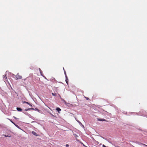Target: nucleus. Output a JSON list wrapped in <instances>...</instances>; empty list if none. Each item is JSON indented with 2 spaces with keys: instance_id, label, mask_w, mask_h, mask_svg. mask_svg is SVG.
<instances>
[{
  "instance_id": "nucleus-1",
  "label": "nucleus",
  "mask_w": 147,
  "mask_h": 147,
  "mask_svg": "<svg viewBox=\"0 0 147 147\" xmlns=\"http://www.w3.org/2000/svg\"><path fill=\"white\" fill-rule=\"evenodd\" d=\"M16 80L20 79L22 78V76L20 75L19 73H18L16 75Z\"/></svg>"
},
{
  "instance_id": "nucleus-2",
  "label": "nucleus",
  "mask_w": 147,
  "mask_h": 147,
  "mask_svg": "<svg viewBox=\"0 0 147 147\" xmlns=\"http://www.w3.org/2000/svg\"><path fill=\"white\" fill-rule=\"evenodd\" d=\"M97 120L99 121H106V120L104 119H100L98 118L97 119Z\"/></svg>"
},
{
  "instance_id": "nucleus-3",
  "label": "nucleus",
  "mask_w": 147,
  "mask_h": 147,
  "mask_svg": "<svg viewBox=\"0 0 147 147\" xmlns=\"http://www.w3.org/2000/svg\"><path fill=\"white\" fill-rule=\"evenodd\" d=\"M56 110L58 111L59 113H60V111H61V109L59 107L57 108L56 109Z\"/></svg>"
},
{
  "instance_id": "nucleus-4",
  "label": "nucleus",
  "mask_w": 147,
  "mask_h": 147,
  "mask_svg": "<svg viewBox=\"0 0 147 147\" xmlns=\"http://www.w3.org/2000/svg\"><path fill=\"white\" fill-rule=\"evenodd\" d=\"M32 133L34 135H35V136H38V134L35 131H33L32 132Z\"/></svg>"
},
{
  "instance_id": "nucleus-5",
  "label": "nucleus",
  "mask_w": 147,
  "mask_h": 147,
  "mask_svg": "<svg viewBox=\"0 0 147 147\" xmlns=\"http://www.w3.org/2000/svg\"><path fill=\"white\" fill-rule=\"evenodd\" d=\"M65 81L66 82V83L68 85V79L67 76H66V80Z\"/></svg>"
},
{
  "instance_id": "nucleus-6",
  "label": "nucleus",
  "mask_w": 147,
  "mask_h": 147,
  "mask_svg": "<svg viewBox=\"0 0 147 147\" xmlns=\"http://www.w3.org/2000/svg\"><path fill=\"white\" fill-rule=\"evenodd\" d=\"M23 103H26L27 104L29 105L30 106H32V105H31V104L30 103H29L28 102L24 101V102H23Z\"/></svg>"
},
{
  "instance_id": "nucleus-7",
  "label": "nucleus",
  "mask_w": 147,
  "mask_h": 147,
  "mask_svg": "<svg viewBox=\"0 0 147 147\" xmlns=\"http://www.w3.org/2000/svg\"><path fill=\"white\" fill-rule=\"evenodd\" d=\"M16 109H17V110L18 111H21L22 110L20 108H19V107H17Z\"/></svg>"
},
{
  "instance_id": "nucleus-8",
  "label": "nucleus",
  "mask_w": 147,
  "mask_h": 147,
  "mask_svg": "<svg viewBox=\"0 0 147 147\" xmlns=\"http://www.w3.org/2000/svg\"><path fill=\"white\" fill-rule=\"evenodd\" d=\"M52 94L53 96H56L57 95V93H52Z\"/></svg>"
},
{
  "instance_id": "nucleus-9",
  "label": "nucleus",
  "mask_w": 147,
  "mask_h": 147,
  "mask_svg": "<svg viewBox=\"0 0 147 147\" xmlns=\"http://www.w3.org/2000/svg\"><path fill=\"white\" fill-rule=\"evenodd\" d=\"M4 136H5V137H11V136H9L8 135H4Z\"/></svg>"
},
{
  "instance_id": "nucleus-10",
  "label": "nucleus",
  "mask_w": 147,
  "mask_h": 147,
  "mask_svg": "<svg viewBox=\"0 0 147 147\" xmlns=\"http://www.w3.org/2000/svg\"><path fill=\"white\" fill-rule=\"evenodd\" d=\"M14 125H15V123L11 120L10 119H8Z\"/></svg>"
},
{
  "instance_id": "nucleus-11",
  "label": "nucleus",
  "mask_w": 147,
  "mask_h": 147,
  "mask_svg": "<svg viewBox=\"0 0 147 147\" xmlns=\"http://www.w3.org/2000/svg\"><path fill=\"white\" fill-rule=\"evenodd\" d=\"M69 146V145L68 144H66V147H68Z\"/></svg>"
},
{
  "instance_id": "nucleus-12",
  "label": "nucleus",
  "mask_w": 147,
  "mask_h": 147,
  "mask_svg": "<svg viewBox=\"0 0 147 147\" xmlns=\"http://www.w3.org/2000/svg\"><path fill=\"white\" fill-rule=\"evenodd\" d=\"M3 76H4V78L5 79L6 78H7V77H6V75Z\"/></svg>"
},
{
  "instance_id": "nucleus-13",
  "label": "nucleus",
  "mask_w": 147,
  "mask_h": 147,
  "mask_svg": "<svg viewBox=\"0 0 147 147\" xmlns=\"http://www.w3.org/2000/svg\"><path fill=\"white\" fill-rule=\"evenodd\" d=\"M28 109L29 110H31V109H32V108H29V109Z\"/></svg>"
},
{
  "instance_id": "nucleus-14",
  "label": "nucleus",
  "mask_w": 147,
  "mask_h": 147,
  "mask_svg": "<svg viewBox=\"0 0 147 147\" xmlns=\"http://www.w3.org/2000/svg\"><path fill=\"white\" fill-rule=\"evenodd\" d=\"M102 147H106V146H105L104 145H102Z\"/></svg>"
},
{
  "instance_id": "nucleus-15",
  "label": "nucleus",
  "mask_w": 147,
  "mask_h": 147,
  "mask_svg": "<svg viewBox=\"0 0 147 147\" xmlns=\"http://www.w3.org/2000/svg\"><path fill=\"white\" fill-rule=\"evenodd\" d=\"M16 126L17 127H18V125H16L15 124V125H14Z\"/></svg>"
},
{
  "instance_id": "nucleus-16",
  "label": "nucleus",
  "mask_w": 147,
  "mask_h": 147,
  "mask_svg": "<svg viewBox=\"0 0 147 147\" xmlns=\"http://www.w3.org/2000/svg\"><path fill=\"white\" fill-rule=\"evenodd\" d=\"M25 110L26 111H28V109H26Z\"/></svg>"
},
{
  "instance_id": "nucleus-17",
  "label": "nucleus",
  "mask_w": 147,
  "mask_h": 147,
  "mask_svg": "<svg viewBox=\"0 0 147 147\" xmlns=\"http://www.w3.org/2000/svg\"><path fill=\"white\" fill-rule=\"evenodd\" d=\"M13 118H14L15 119H16V117H13Z\"/></svg>"
},
{
  "instance_id": "nucleus-18",
  "label": "nucleus",
  "mask_w": 147,
  "mask_h": 147,
  "mask_svg": "<svg viewBox=\"0 0 147 147\" xmlns=\"http://www.w3.org/2000/svg\"><path fill=\"white\" fill-rule=\"evenodd\" d=\"M58 95L60 97H61V96L59 94H58Z\"/></svg>"
},
{
  "instance_id": "nucleus-19",
  "label": "nucleus",
  "mask_w": 147,
  "mask_h": 147,
  "mask_svg": "<svg viewBox=\"0 0 147 147\" xmlns=\"http://www.w3.org/2000/svg\"><path fill=\"white\" fill-rule=\"evenodd\" d=\"M26 79H23V80H24V81H25V80H26Z\"/></svg>"
},
{
  "instance_id": "nucleus-20",
  "label": "nucleus",
  "mask_w": 147,
  "mask_h": 147,
  "mask_svg": "<svg viewBox=\"0 0 147 147\" xmlns=\"http://www.w3.org/2000/svg\"><path fill=\"white\" fill-rule=\"evenodd\" d=\"M144 145H145V146H147L146 145H145V144H144Z\"/></svg>"
}]
</instances>
